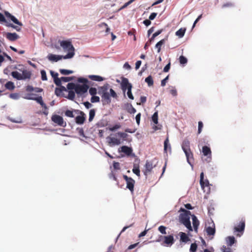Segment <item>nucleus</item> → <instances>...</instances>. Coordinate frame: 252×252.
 I'll return each instance as SVG.
<instances>
[{"instance_id":"obj_46","label":"nucleus","mask_w":252,"mask_h":252,"mask_svg":"<svg viewBox=\"0 0 252 252\" xmlns=\"http://www.w3.org/2000/svg\"><path fill=\"white\" fill-rule=\"evenodd\" d=\"M65 115L70 118H73L74 117L73 112L69 110H67L65 112Z\"/></svg>"},{"instance_id":"obj_55","label":"nucleus","mask_w":252,"mask_h":252,"mask_svg":"<svg viewBox=\"0 0 252 252\" xmlns=\"http://www.w3.org/2000/svg\"><path fill=\"white\" fill-rule=\"evenodd\" d=\"M169 75H168L164 79L161 81V86L164 87L165 86L167 80L169 79Z\"/></svg>"},{"instance_id":"obj_20","label":"nucleus","mask_w":252,"mask_h":252,"mask_svg":"<svg viewBox=\"0 0 252 252\" xmlns=\"http://www.w3.org/2000/svg\"><path fill=\"white\" fill-rule=\"evenodd\" d=\"M215 224L213 223L212 226H208L206 228V232L208 235H214L215 233Z\"/></svg>"},{"instance_id":"obj_26","label":"nucleus","mask_w":252,"mask_h":252,"mask_svg":"<svg viewBox=\"0 0 252 252\" xmlns=\"http://www.w3.org/2000/svg\"><path fill=\"white\" fill-rule=\"evenodd\" d=\"M5 87L6 89L10 90V91H12L15 89V86L13 82H12L11 81H8L5 84Z\"/></svg>"},{"instance_id":"obj_23","label":"nucleus","mask_w":252,"mask_h":252,"mask_svg":"<svg viewBox=\"0 0 252 252\" xmlns=\"http://www.w3.org/2000/svg\"><path fill=\"white\" fill-rule=\"evenodd\" d=\"M180 236V241L186 243L189 241V238L188 235L184 232H181L179 233Z\"/></svg>"},{"instance_id":"obj_9","label":"nucleus","mask_w":252,"mask_h":252,"mask_svg":"<svg viewBox=\"0 0 252 252\" xmlns=\"http://www.w3.org/2000/svg\"><path fill=\"white\" fill-rule=\"evenodd\" d=\"M245 221L244 220H241L239 223L234 228L235 231L240 232V234H238L237 235L241 236L245 230Z\"/></svg>"},{"instance_id":"obj_53","label":"nucleus","mask_w":252,"mask_h":252,"mask_svg":"<svg viewBox=\"0 0 252 252\" xmlns=\"http://www.w3.org/2000/svg\"><path fill=\"white\" fill-rule=\"evenodd\" d=\"M121 127L120 124H116L111 127L109 128V130L111 131H114L116 129L120 128Z\"/></svg>"},{"instance_id":"obj_36","label":"nucleus","mask_w":252,"mask_h":252,"mask_svg":"<svg viewBox=\"0 0 252 252\" xmlns=\"http://www.w3.org/2000/svg\"><path fill=\"white\" fill-rule=\"evenodd\" d=\"M162 32V30H158V31H157L156 32H155L152 37L150 38V42H152V41H153L155 39V38L156 37H157V36H158L159 34H160Z\"/></svg>"},{"instance_id":"obj_44","label":"nucleus","mask_w":252,"mask_h":252,"mask_svg":"<svg viewBox=\"0 0 252 252\" xmlns=\"http://www.w3.org/2000/svg\"><path fill=\"white\" fill-rule=\"evenodd\" d=\"M91 101L92 103L98 102L100 101V98L99 96L93 95L91 98Z\"/></svg>"},{"instance_id":"obj_33","label":"nucleus","mask_w":252,"mask_h":252,"mask_svg":"<svg viewBox=\"0 0 252 252\" xmlns=\"http://www.w3.org/2000/svg\"><path fill=\"white\" fill-rule=\"evenodd\" d=\"M145 82L148 84L149 86H152L154 84V81L152 77L150 75L145 79Z\"/></svg>"},{"instance_id":"obj_17","label":"nucleus","mask_w":252,"mask_h":252,"mask_svg":"<svg viewBox=\"0 0 252 252\" xmlns=\"http://www.w3.org/2000/svg\"><path fill=\"white\" fill-rule=\"evenodd\" d=\"M120 151L126 154L127 156H130L132 153V150L131 148L126 146H123L121 147Z\"/></svg>"},{"instance_id":"obj_60","label":"nucleus","mask_w":252,"mask_h":252,"mask_svg":"<svg viewBox=\"0 0 252 252\" xmlns=\"http://www.w3.org/2000/svg\"><path fill=\"white\" fill-rule=\"evenodd\" d=\"M61 78L60 79V78H56L55 79L54 81V83L55 84L58 86H61Z\"/></svg>"},{"instance_id":"obj_5","label":"nucleus","mask_w":252,"mask_h":252,"mask_svg":"<svg viewBox=\"0 0 252 252\" xmlns=\"http://www.w3.org/2000/svg\"><path fill=\"white\" fill-rule=\"evenodd\" d=\"M123 178L126 182V188L132 193L134 191V187L135 183V180L126 175H123Z\"/></svg>"},{"instance_id":"obj_32","label":"nucleus","mask_w":252,"mask_h":252,"mask_svg":"<svg viewBox=\"0 0 252 252\" xmlns=\"http://www.w3.org/2000/svg\"><path fill=\"white\" fill-rule=\"evenodd\" d=\"M152 120L153 123L155 125H157L158 124V111L155 112L152 117Z\"/></svg>"},{"instance_id":"obj_14","label":"nucleus","mask_w":252,"mask_h":252,"mask_svg":"<svg viewBox=\"0 0 252 252\" xmlns=\"http://www.w3.org/2000/svg\"><path fill=\"white\" fill-rule=\"evenodd\" d=\"M200 184L202 189H204L205 187H208L209 185V183L208 180H204V173L203 172H201L200 174Z\"/></svg>"},{"instance_id":"obj_35","label":"nucleus","mask_w":252,"mask_h":252,"mask_svg":"<svg viewBox=\"0 0 252 252\" xmlns=\"http://www.w3.org/2000/svg\"><path fill=\"white\" fill-rule=\"evenodd\" d=\"M60 73L63 75H68L73 73V71L70 70H67L65 69H60Z\"/></svg>"},{"instance_id":"obj_28","label":"nucleus","mask_w":252,"mask_h":252,"mask_svg":"<svg viewBox=\"0 0 252 252\" xmlns=\"http://www.w3.org/2000/svg\"><path fill=\"white\" fill-rule=\"evenodd\" d=\"M165 42V39H163L158 41L156 45V48L158 49V53L160 52L161 46L164 44Z\"/></svg>"},{"instance_id":"obj_39","label":"nucleus","mask_w":252,"mask_h":252,"mask_svg":"<svg viewBox=\"0 0 252 252\" xmlns=\"http://www.w3.org/2000/svg\"><path fill=\"white\" fill-rule=\"evenodd\" d=\"M10 18L11 20V21L12 22H13L15 24H16L20 26H23L22 23L21 22H19L14 16L12 15V16H11V17Z\"/></svg>"},{"instance_id":"obj_7","label":"nucleus","mask_w":252,"mask_h":252,"mask_svg":"<svg viewBox=\"0 0 252 252\" xmlns=\"http://www.w3.org/2000/svg\"><path fill=\"white\" fill-rule=\"evenodd\" d=\"M52 121L58 125L64 127L66 126V123L64 122L62 117L58 115H54L51 117Z\"/></svg>"},{"instance_id":"obj_51","label":"nucleus","mask_w":252,"mask_h":252,"mask_svg":"<svg viewBox=\"0 0 252 252\" xmlns=\"http://www.w3.org/2000/svg\"><path fill=\"white\" fill-rule=\"evenodd\" d=\"M7 26L9 27H11V28L15 29L18 32H20L21 30V29L20 27L17 26H15L13 24H11V23L7 24Z\"/></svg>"},{"instance_id":"obj_25","label":"nucleus","mask_w":252,"mask_h":252,"mask_svg":"<svg viewBox=\"0 0 252 252\" xmlns=\"http://www.w3.org/2000/svg\"><path fill=\"white\" fill-rule=\"evenodd\" d=\"M31 72L27 70H24L22 72V77L23 78V80H25L26 79H30L31 77Z\"/></svg>"},{"instance_id":"obj_34","label":"nucleus","mask_w":252,"mask_h":252,"mask_svg":"<svg viewBox=\"0 0 252 252\" xmlns=\"http://www.w3.org/2000/svg\"><path fill=\"white\" fill-rule=\"evenodd\" d=\"M95 114V111L94 109H91L89 112V122H91L94 119Z\"/></svg>"},{"instance_id":"obj_6","label":"nucleus","mask_w":252,"mask_h":252,"mask_svg":"<svg viewBox=\"0 0 252 252\" xmlns=\"http://www.w3.org/2000/svg\"><path fill=\"white\" fill-rule=\"evenodd\" d=\"M89 86L87 84H76L75 92L77 94L82 95L88 91Z\"/></svg>"},{"instance_id":"obj_59","label":"nucleus","mask_w":252,"mask_h":252,"mask_svg":"<svg viewBox=\"0 0 252 252\" xmlns=\"http://www.w3.org/2000/svg\"><path fill=\"white\" fill-rule=\"evenodd\" d=\"M113 165L115 169L119 170L120 169V164L119 162L114 161Z\"/></svg>"},{"instance_id":"obj_45","label":"nucleus","mask_w":252,"mask_h":252,"mask_svg":"<svg viewBox=\"0 0 252 252\" xmlns=\"http://www.w3.org/2000/svg\"><path fill=\"white\" fill-rule=\"evenodd\" d=\"M166 227L163 225H161V226H159L158 228V231L162 234H166Z\"/></svg>"},{"instance_id":"obj_13","label":"nucleus","mask_w":252,"mask_h":252,"mask_svg":"<svg viewBox=\"0 0 252 252\" xmlns=\"http://www.w3.org/2000/svg\"><path fill=\"white\" fill-rule=\"evenodd\" d=\"M107 142L110 146L114 145H119L121 143V140L115 137H107Z\"/></svg>"},{"instance_id":"obj_1","label":"nucleus","mask_w":252,"mask_h":252,"mask_svg":"<svg viewBox=\"0 0 252 252\" xmlns=\"http://www.w3.org/2000/svg\"><path fill=\"white\" fill-rule=\"evenodd\" d=\"M59 42L64 51H68V53L63 56V59H67L73 58L75 55V49L71 42L69 40H59Z\"/></svg>"},{"instance_id":"obj_22","label":"nucleus","mask_w":252,"mask_h":252,"mask_svg":"<svg viewBox=\"0 0 252 252\" xmlns=\"http://www.w3.org/2000/svg\"><path fill=\"white\" fill-rule=\"evenodd\" d=\"M191 216H192L193 226L195 230H196L197 229L198 226L199 224V221L198 220L197 217L194 215H191Z\"/></svg>"},{"instance_id":"obj_41","label":"nucleus","mask_w":252,"mask_h":252,"mask_svg":"<svg viewBox=\"0 0 252 252\" xmlns=\"http://www.w3.org/2000/svg\"><path fill=\"white\" fill-rule=\"evenodd\" d=\"M98 26L101 28H104L106 29L105 32L108 33L110 32V29L108 27V25L107 24L105 23H101L100 24L98 25Z\"/></svg>"},{"instance_id":"obj_30","label":"nucleus","mask_w":252,"mask_h":252,"mask_svg":"<svg viewBox=\"0 0 252 252\" xmlns=\"http://www.w3.org/2000/svg\"><path fill=\"white\" fill-rule=\"evenodd\" d=\"M186 32V29L181 28L176 32V35L181 38L184 36Z\"/></svg>"},{"instance_id":"obj_50","label":"nucleus","mask_w":252,"mask_h":252,"mask_svg":"<svg viewBox=\"0 0 252 252\" xmlns=\"http://www.w3.org/2000/svg\"><path fill=\"white\" fill-rule=\"evenodd\" d=\"M89 93L92 96L95 95L96 94V93H97V90H96V89L95 88L91 87L89 89Z\"/></svg>"},{"instance_id":"obj_38","label":"nucleus","mask_w":252,"mask_h":252,"mask_svg":"<svg viewBox=\"0 0 252 252\" xmlns=\"http://www.w3.org/2000/svg\"><path fill=\"white\" fill-rule=\"evenodd\" d=\"M75 92L73 91H69L67 98L70 100H73L75 98Z\"/></svg>"},{"instance_id":"obj_3","label":"nucleus","mask_w":252,"mask_h":252,"mask_svg":"<svg viewBox=\"0 0 252 252\" xmlns=\"http://www.w3.org/2000/svg\"><path fill=\"white\" fill-rule=\"evenodd\" d=\"M108 84L104 85L100 88V90L99 91L98 94H101V101L103 105L109 104L111 103V98L110 94L107 92Z\"/></svg>"},{"instance_id":"obj_64","label":"nucleus","mask_w":252,"mask_h":252,"mask_svg":"<svg viewBox=\"0 0 252 252\" xmlns=\"http://www.w3.org/2000/svg\"><path fill=\"white\" fill-rule=\"evenodd\" d=\"M222 250L223 252H232L230 248L224 246L222 248Z\"/></svg>"},{"instance_id":"obj_12","label":"nucleus","mask_w":252,"mask_h":252,"mask_svg":"<svg viewBox=\"0 0 252 252\" xmlns=\"http://www.w3.org/2000/svg\"><path fill=\"white\" fill-rule=\"evenodd\" d=\"M155 166L153 165L152 161L147 160L146 162L145 167V169L143 171L144 174L147 177L148 175L151 172L152 169Z\"/></svg>"},{"instance_id":"obj_40","label":"nucleus","mask_w":252,"mask_h":252,"mask_svg":"<svg viewBox=\"0 0 252 252\" xmlns=\"http://www.w3.org/2000/svg\"><path fill=\"white\" fill-rule=\"evenodd\" d=\"M76 84H75L73 83H69L67 85V89L69 90V91H72V90H75Z\"/></svg>"},{"instance_id":"obj_27","label":"nucleus","mask_w":252,"mask_h":252,"mask_svg":"<svg viewBox=\"0 0 252 252\" xmlns=\"http://www.w3.org/2000/svg\"><path fill=\"white\" fill-rule=\"evenodd\" d=\"M132 172L135 174L137 176L140 177V171L139 169V166L138 164H134Z\"/></svg>"},{"instance_id":"obj_61","label":"nucleus","mask_w":252,"mask_h":252,"mask_svg":"<svg viewBox=\"0 0 252 252\" xmlns=\"http://www.w3.org/2000/svg\"><path fill=\"white\" fill-rule=\"evenodd\" d=\"M171 63L169 62L163 68V71L164 72H167L169 71L170 68Z\"/></svg>"},{"instance_id":"obj_63","label":"nucleus","mask_w":252,"mask_h":252,"mask_svg":"<svg viewBox=\"0 0 252 252\" xmlns=\"http://www.w3.org/2000/svg\"><path fill=\"white\" fill-rule=\"evenodd\" d=\"M26 90L27 92H31L34 91V88L31 85H28L26 87Z\"/></svg>"},{"instance_id":"obj_43","label":"nucleus","mask_w":252,"mask_h":252,"mask_svg":"<svg viewBox=\"0 0 252 252\" xmlns=\"http://www.w3.org/2000/svg\"><path fill=\"white\" fill-rule=\"evenodd\" d=\"M197 248V245L195 243H192L190 245V252H195Z\"/></svg>"},{"instance_id":"obj_15","label":"nucleus","mask_w":252,"mask_h":252,"mask_svg":"<svg viewBox=\"0 0 252 252\" xmlns=\"http://www.w3.org/2000/svg\"><path fill=\"white\" fill-rule=\"evenodd\" d=\"M47 58L50 61L58 62L62 59H63V56L61 55H56L52 54H50L48 55Z\"/></svg>"},{"instance_id":"obj_10","label":"nucleus","mask_w":252,"mask_h":252,"mask_svg":"<svg viewBox=\"0 0 252 252\" xmlns=\"http://www.w3.org/2000/svg\"><path fill=\"white\" fill-rule=\"evenodd\" d=\"M160 238V239H164L163 244L167 246H171L175 242L173 235H170L164 236H161Z\"/></svg>"},{"instance_id":"obj_56","label":"nucleus","mask_w":252,"mask_h":252,"mask_svg":"<svg viewBox=\"0 0 252 252\" xmlns=\"http://www.w3.org/2000/svg\"><path fill=\"white\" fill-rule=\"evenodd\" d=\"M203 127V123L201 121L198 122V133L199 134L202 131V129Z\"/></svg>"},{"instance_id":"obj_47","label":"nucleus","mask_w":252,"mask_h":252,"mask_svg":"<svg viewBox=\"0 0 252 252\" xmlns=\"http://www.w3.org/2000/svg\"><path fill=\"white\" fill-rule=\"evenodd\" d=\"M9 97L13 99H18L20 98V95L18 93H12L9 95Z\"/></svg>"},{"instance_id":"obj_2","label":"nucleus","mask_w":252,"mask_h":252,"mask_svg":"<svg viewBox=\"0 0 252 252\" xmlns=\"http://www.w3.org/2000/svg\"><path fill=\"white\" fill-rule=\"evenodd\" d=\"M180 211L183 212L179 216V221L183 224L189 230L192 231V227L190 221V212L184 209L181 208Z\"/></svg>"},{"instance_id":"obj_16","label":"nucleus","mask_w":252,"mask_h":252,"mask_svg":"<svg viewBox=\"0 0 252 252\" xmlns=\"http://www.w3.org/2000/svg\"><path fill=\"white\" fill-rule=\"evenodd\" d=\"M6 37L7 39L11 41H14L16 40L19 38L18 35L15 33L7 32L6 33Z\"/></svg>"},{"instance_id":"obj_49","label":"nucleus","mask_w":252,"mask_h":252,"mask_svg":"<svg viewBox=\"0 0 252 252\" xmlns=\"http://www.w3.org/2000/svg\"><path fill=\"white\" fill-rule=\"evenodd\" d=\"M35 95H36L35 94H27L26 95V96L24 97V98L27 99H32V100H34V98H35V97H36L35 96Z\"/></svg>"},{"instance_id":"obj_8","label":"nucleus","mask_w":252,"mask_h":252,"mask_svg":"<svg viewBox=\"0 0 252 252\" xmlns=\"http://www.w3.org/2000/svg\"><path fill=\"white\" fill-rule=\"evenodd\" d=\"M202 153L204 156L207 157L205 160L210 162L212 159V152L210 147L204 146L202 147Z\"/></svg>"},{"instance_id":"obj_52","label":"nucleus","mask_w":252,"mask_h":252,"mask_svg":"<svg viewBox=\"0 0 252 252\" xmlns=\"http://www.w3.org/2000/svg\"><path fill=\"white\" fill-rule=\"evenodd\" d=\"M73 79V77H62L61 80L62 81L64 82H67L72 80Z\"/></svg>"},{"instance_id":"obj_37","label":"nucleus","mask_w":252,"mask_h":252,"mask_svg":"<svg viewBox=\"0 0 252 252\" xmlns=\"http://www.w3.org/2000/svg\"><path fill=\"white\" fill-rule=\"evenodd\" d=\"M179 62L180 64L185 65L187 63L188 60L185 57L181 56L179 58Z\"/></svg>"},{"instance_id":"obj_18","label":"nucleus","mask_w":252,"mask_h":252,"mask_svg":"<svg viewBox=\"0 0 252 252\" xmlns=\"http://www.w3.org/2000/svg\"><path fill=\"white\" fill-rule=\"evenodd\" d=\"M182 148L184 152L185 151H189L190 149V143L188 140H185L182 144Z\"/></svg>"},{"instance_id":"obj_11","label":"nucleus","mask_w":252,"mask_h":252,"mask_svg":"<svg viewBox=\"0 0 252 252\" xmlns=\"http://www.w3.org/2000/svg\"><path fill=\"white\" fill-rule=\"evenodd\" d=\"M74 111L77 113L80 114V116H78L75 118L76 123L79 125L83 124L86 120L85 114L83 111L79 110H75Z\"/></svg>"},{"instance_id":"obj_42","label":"nucleus","mask_w":252,"mask_h":252,"mask_svg":"<svg viewBox=\"0 0 252 252\" xmlns=\"http://www.w3.org/2000/svg\"><path fill=\"white\" fill-rule=\"evenodd\" d=\"M117 135L121 137L124 140H126V138L128 136L127 134L122 132H118Z\"/></svg>"},{"instance_id":"obj_21","label":"nucleus","mask_w":252,"mask_h":252,"mask_svg":"<svg viewBox=\"0 0 252 252\" xmlns=\"http://www.w3.org/2000/svg\"><path fill=\"white\" fill-rule=\"evenodd\" d=\"M184 153L187 157L188 162H189V164L191 165V160L193 159V154H192V152L191 151V150H189V151H185V152H184Z\"/></svg>"},{"instance_id":"obj_4","label":"nucleus","mask_w":252,"mask_h":252,"mask_svg":"<svg viewBox=\"0 0 252 252\" xmlns=\"http://www.w3.org/2000/svg\"><path fill=\"white\" fill-rule=\"evenodd\" d=\"M121 88L123 92L125 93L126 90H127V95L129 98L133 99L134 97L132 94L131 89L132 85L129 83L128 79L126 78L123 77L122 80L121 84Z\"/></svg>"},{"instance_id":"obj_54","label":"nucleus","mask_w":252,"mask_h":252,"mask_svg":"<svg viewBox=\"0 0 252 252\" xmlns=\"http://www.w3.org/2000/svg\"><path fill=\"white\" fill-rule=\"evenodd\" d=\"M34 99V100H35L37 102L39 103L40 105L43 104V101L42 100V96H40L36 97Z\"/></svg>"},{"instance_id":"obj_19","label":"nucleus","mask_w":252,"mask_h":252,"mask_svg":"<svg viewBox=\"0 0 252 252\" xmlns=\"http://www.w3.org/2000/svg\"><path fill=\"white\" fill-rule=\"evenodd\" d=\"M168 151L171 152V147L169 143L168 137H167L164 142V151L165 153H167Z\"/></svg>"},{"instance_id":"obj_24","label":"nucleus","mask_w":252,"mask_h":252,"mask_svg":"<svg viewBox=\"0 0 252 252\" xmlns=\"http://www.w3.org/2000/svg\"><path fill=\"white\" fill-rule=\"evenodd\" d=\"M88 78L92 80L100 82L103 80V78L98 75H90L88 76Z\"/></svg>"},{"instance_id":"obj_62","label":"nucleus","mask_w":252,"mask_h":252,"mask_svg":"<svg viewBox=\"0 0 252 252\" xmlns=\"http://www.w3.org/2000/svg\"><path fill=\"white\" fill-rule=\"evenodd\" d=\"M50 74H51L52 77L54 78V80L56 78H58V73L55 72L54 71L51 70Z\"/></svg>"},{"instance_id":"obj_48","label":"nucleus","mask_w":252,"mask_h":252,"mask_svg":"<svg viewBox=\"0 0 252 252\" xmlns=\"http://www.w3.org/2000/svg\"><path fill=\"white\" fill-rule=\"evenodd\" d=\"M40 73L41 75V79L43 81H46L47 80V77L46 71L44 70H41Z\"/></svg>"},{"instance_id":"obj_58","label":"nucleus","mask_w":252,"mask_h":252,"mask_svg":"<svg viewBox=\"0 0 252 252\" xmlns=\"http://www.w3.org/2000/svg\"><path fill=\"white\" fill-rule=\"evenodd\" d=\"M110 95L112 97H113V98L117 97V94L112 89H110Z\"/></svg>"},{"instance_id":"obj_57","label":"nucleus","mask_w":252,"mask_h":252,"mask_svg":"<svg viewBox=\"0 0 252 252\" xmlns=\"http://www.w3.org/2000/svg\"><path fill=\"white\" fill-rule=\"evenodd\" d=\"M135 0H130L129 1H128V2H126L124 5H123L120 8V10H122L123 9H124L129 4H130V3H131L132 2H133L134 1H135Z\"/></svg>"},{"instance_id":"obj_29","label":"nucleus","mask_w":252,"mask_h":252,"mask_svg":"<svg viewBox=\"0 0 252 252\" xmlns=\"http://www.w3.org/2000/svg\"><path fill=\"white\" fill-rule=\"evenodd\" d=\"M11 75L14 78L18 80H23V78L22 77V74L19 73L18 71H13L11 72Z\"/></svg>"},{"instance_id":"obj_31","label":"nucleus","mask_w":252,"mask_h":252,"mask_svg":"<svg viewBox=\"0 0 252 252\" xmlns=\"http://www.w3.org/2000/svg\"><path fill=\"white\" fill-rule=\"evenodd\" d=\"M235 242V239L233 236H229L227 238V243L229 246H231Z\"/></svg>"}]
</instances>
